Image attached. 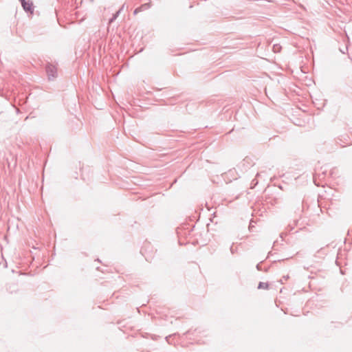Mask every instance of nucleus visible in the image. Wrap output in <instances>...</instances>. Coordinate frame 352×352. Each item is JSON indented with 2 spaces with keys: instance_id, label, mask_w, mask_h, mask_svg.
<instances>
[{
  "instance_id": "obj_1",
  "label": "nucleus",
  "mask_w": 352,
  "mask_h": 352,
  "mask_svg": "<svg viewBox=\"0 0 352 352\" xmlns=\"http://www.w3.org/2000/svg\"><path fill=\"white\" fill-rule=\"evenodd\" d=\"M45 72L49 80H54L58 76L57 65L47 63L45 65Z\"/></svg>"
},
{
  "instance_id": "obj_2",
  "label": "nucleus",
  "mask_w": 352,
  "mask_h": 352,
  "mask_svg": "<svg viewBox=\"0 0 352 352\" xmlns=\"http://www.w3.org/2000/svg\"><path fill=\"white\" fill-rule=\"evenodd\" d=\"M23 10L25 12H33V4L31 1H26V0H19Z\"/></svg>"
},
{
  "instance_id": "obj_3",
  "label": "nucleus",
  "mask_w": 352,
  "mask_h": 352,
  "mask_svg": "<svg viewBox=\"0 0 352 352\" xmlns=\"http://www.w3.org/2000/svg\"><path fill=\"white\" fill-rule=\"evenodd\" d=\"M123 8V6L118 10L115 14H113L112 17L109 19V23H112L118 17L122 9Z\"/></svg>"
},
{
  "instance_id": "obj_4",
  "label": "nucleus",
  "mask_w": 352,
  "mask_h": 352,
  "mask_svg": "<svg viewBox=\"0 0 352 352\" xmlns=\"http://www.w3.org/2000/svg\"><path fill=\"white\" fill-rule=\"evenodd\" d=\"M150 8H151V4L149 3H144L140 6V9L141 12L148 10Z\"/></svg>"
},
{
  "instance_id": "obj_5",
  "label": "nucleus",
  "mask_w": 352,
  "mask_h": 352,
  "mask_svg": "<svg viewBox=\"0 0 352 352\" xmlns=\"http://www.w3.org/2000/svg\"><path fill=\"white\" fill-rule=\"evenodd\" d=\"M273 52L278 53L280 52L281 46L279 44H274L272 47Z\"/></svg>"
},
{
  "instance_id": "obj_6",
  "label": "nucleus",
  "mask_w": 352,
  "mask_h": 352,
  "mask_svg": "<svg viewBox=\"0 0 352 352\" xmlns=\"http://www.w3.org/2000/svg\"><path fill=\"white\" fill-rule=\"evenodd\" d=\"M269 285L267 283L260 282L258 285V289H267Z\"/></svg>"
},
{
  "instance_id": "obj_7",
  "label": "nucleus",
  "mask_w": 352,
  "mask_h": 352,
  "mask_svg": "<svg viewBox=\"0 0 352 352\" xmlns=\"http://www.w3.org/2000/svg\"><path fill=\"white\" fill-rule=\"evenodd\" d=\"M141 12V10H140V7H138V8H135V10H134V12H133V14H137L138 12Z\"/></svg>"
},
{
  "instance_id": "obj_8",
  "label": "nucleus",
  "mask_w": 352,
  "mask_h": 352,
  "mask_svg": "<svg viewBox=\"0 0 352 352\" xmlns=\"http://www.w3.org/2000/svg\"><path fill=\"white\" fill-rule=\"evenodd\" d=\"M230 251H231L232 254L234 253L232 246L230 247Z\"/></svg>"
},
{
  "instance_id": "obj_9",
  "label": "nucleus",
  "mask_w": 352,
  "mask_h": 352,
  "mask_svg": "<svg viewBox=\"0 0 352 352\" xmlns=\"http://www.w3.org/2000/svg\"><path fill=\"white\" fill-rule=\"evenodd\" d=\"M256 268H257L258 270H260V264H258V265H256Z\"/></svg>"
},
{
  "instance_id": "obj_10",
  "label": "nucleus",
  "mask_w": 352,
  "mask_h": 352,
  "mask_svg": "<svg viewBox=\"0 0 352 352\" xmlns=\"http://www.w3.org/2000/svg\"><path fill=\"white\" fill-rule=\"evenodd\" d=\"M283 278L287 279V278H288V276H286V277L283 276Z\"/></svg>"
},
{
  "instance_id": "obj_11",
  "label": "nucleus",
  "mask_w": 352,
  "mask_h": 352,
  "mask_svg": "<svg viewBox=\"0 0 352 352\" xmlns=\"http://www.w3.org/2000/svg\"><path fill=\"white\" fill-rule=\"evenodd\" d=\"M283 278L287 279V278H288V276H286V277L283 276Z\"/></svg>"
},
{
  "instance_id": "obj_12",
  "label": "nucleus",
  "mask_w": 352,
  "mask_h": 352,
  "mask_svg": "<svg viewBox=\"0 0 352 352\" xmlns=\"http://www.w3.org/2000/svg\"><path fill=\"white\" fill-rule=\"evenodd\" d=\"M283 278L287 279V278H288V276H286V277L283 276Z\"/></svg>"
}]
</instances>
